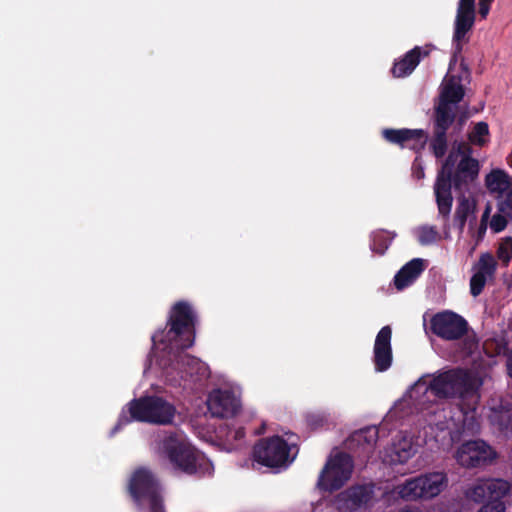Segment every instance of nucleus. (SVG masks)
I'll list each match as a JSON object with an SVG mask.
<instances>
[{
    "label": "nucleus",
    "mask_w": 512,
    "mask_h": 512,
    "mask_svg": "<svg viewBox=\"0 0 512 512\" xmlns=\"http://www.w3.org/2000/svg\"><path fill=\"white\" fill-rule=\"evenodd\" d=\"M428 51H423L419 46L408 51L401 59L396 61L391 69L392 75L396 78L410 75L418 66L422 55L427 56Z\"/></svg>",
    "instance_id": "aec40b11"
},
{
    "label": "nucleus",
    "mask_w": 512,
    "mask_h": 512,
    "mask_svg": "<svg viewBox=\"0 0 512 512\" xmlns=\"http://www.w3.org/2000/svg\"><path fill=\"white\" fill-rule=\"evenodd\" d=\"M426 390L439 399L458 398L466 402L468 409L475 410L478 392L471 375L460 368L450 369L435 375Z\"/></svg>",
    "instance_id": "7ed1b4c3"
},
{
    "label": "nucleus",
    "mask_w": 512,
    "mask_h": 512,
    "mask_svg": "<svg viewBox=\"0 0 512 512\" xmlns=\"http://www.w3.org/2000/svg\"><path fill=\"white\" fill-rule=\"evenodd\" d=\"M378 433L376 426H368L355 431L349 439V446L352 447L356 444L366 457H370L378 441Z\"/></svg>",
    "instance_id": "412c9836"
},
{
    "label": "nucleus",
    "mask_w": 512,
    "mask_h": 512,
    "mask_svg": "<svg viewBox=\"0 0 512 512\" xmlns=\"http://www.w3.org/2000/svg\"><path fill=\"white\" fill-rule=\"evenodd\" d=\"M493 0H479V14L485 18L489 13L490 4Z\"/></svg>",
    "instance_id": "37998d69"
},
{
    "label": "nucleus",
    "mask_w": 512,
    "mask_h": 512,
    "mask_svg": "<svg viewBox=\"0 0 512 512\" xmlns=\"http://www.w3.org/2000/svg\"><path fill=\"white\" fill-rule=\"evenodd\" d=\"M506 507L504 503H486L484 504L478 512H505Z\"/></svg>",
    "instance_id": "ea45409f"
},
{
    "label": "nucleus",
    "mask_w": 512,
    "mask_h": 512,
    "mask_svg": "<svg viewBox=\"0 0 512 512\" xmlns=\"http://www.w3.org/2000/svg\"><path fill=\"white\" fill-rule=\"evenodd\" d=\"M290 447L281 436L260 439L253 447V457L259 464L269 468L287 466Z\"/></svg>",
    "instance_id": "6e6552de"
},
{
    "label": "nucleus",
    "mask_w": 512,
    "mask_h": 512,
    "mask_svg": "<svg viewBox=\"0 0 512 512\" xmlns=\"http://www.w3.org/2000/svg\"><path fill=\"white\" fill-rule=\"evenodd\" d=\"M486 186L490 192L502 195L512 188V179L502 170H493L486 176Z\"/></svg>",
    "instance_id": "393cba45"
},
{
    "label": "nucleus",
    "mask_w": 512,
    "mask_h": 512,
    "mask_svg": "<svg viewBox=\"0 0 512 512\" xmlns=\"http://www.w3.org/2000/svg\"><path fill=\"white\" fill-rule=\"evenodd\" d=\"M452 150L462 157L455 170V190L462 192L478 177L479 162L472 157L473 149L470 142H455Z\"/></svg>",
    "instance_id": "9d476101"
},
{
    "label": "nucleus",
    "mask_w": 512,
    "mask_h": 512,
    "mask_svg": "<svg viewBox=\"0 0 512 512\" xmlns=\"http://www.w3.org/2000/svg\"><path fill=\"white\" fill-rule=\"evenodd\" d=\"M373 488L366 485H354L340 492L335 499L338 510L354 511L370 502Z\"/></svg>",
    "instance_id": "f3484780"
},
{
    "label": "nucleus",
    "mask_w": 512,
    "mask_h": 512,
    "mask_svg": "<svg viewBox=\"0 0 512 512\" xmlns=\"http://www.w3.org/2000/svg\"><path fill=\"white\" fill-rule=\"evenodd\" d=\"M460 69H461V72L459 74H457L456 76H462L463 80L465 82L469 83L471 80V72H470L468 64L465 62L464 58H461Z\"/></svg>",
    "instance_id": "a19ab883"
},
{
    "label": "nucleus",
    "mask_w": 512,
    "mask_h": 512,
    "mask_svg": "<svg viewBox=\"0 0 512 512\" xmlns=\"http://www.w3.org/2000/svg\"><path fill=\"white\" fill-rule=\"evenodd\" d=\"M438 236L437 230L434 227L424 226L419 231L418 240L422 245H428L436 241Z\"/></svg>",
    "instance_id": "4c0bfd02"
},
{
    "label": "nucleus",
    "mask_w": 512,
    "mask_h": 512,
    "mask_svg": "<svg viewBox=\"0 0 512 512\" xmlns=\"http://www.w3.org/2000/svg\"><path fill=\"white\" fill-rule=\"evenodd\" d=\"M458 155L455 151L451 150L446 157L441 170L438 172L437 178L447 179L453 181V187L455 188V165L457 162Z\"/></svg>",
    "instance_id": "c756f323"
},
{
    "label": "nucleus",
    "mask_w": 512,
    "mask_h": 512,
    "mask_svg": "<svg viewBox=\"0 0 512 512\" xmlns=\"http://www.w3.org/2000/svg\"><path fill=\"white\" fill-rule=\"evenodd\" d=\"M468 31L469 30L461 29L458 27L454 28V34H453L454 51H453L452 57L450 59L449 69H451L452 65H455L457 63L458 58L461 56V52L463 49L461 41L465 37V35Z\"/></svg>",
    "instance_id": "473e14b6"
},
{
    "label": "nucleus",
    "mask_w": 512,
    "mask_h": 512,
    "mask_svg": "<svg viewBox=\"0 0 512 512\" xmlns=\"http://www.w3.org/2000/svg\"><path fill=\"white\" fill-rule=\"evenodd\" d=\"M507 215L503 213H496L493 215L491 221H490V228L495 232L499 233L503 231L507 226Z\"/></svg>",
    "instance_id": "58836bf2"
},
{
    "label": "nucleus",
    "mask_w": 512,
    "mask_h": 512,
    "mask_svg": "<svg viewBox=\"0 0 512 512\" xmlns=\"http://www.w3.org/2000/svg\"><path fill=\"white\" fill-rule=\"evenodd\" d=\"M163 449L170 462L189 475L198 473L204 461V458L195 449L181 442L176 433H170L164 438Z\"/></svg>",
    "instance_id": "0eeeda50"
},
{
    "label": "nucleus",
    "mask_w": 512,
    "mask_h": 512,
    "mask_svg": "<svg viewBox=\"0 0 512 512\" xmlns=\"http://www.w3.org/2000/svg\"><path fill=\"white\" fill-rule=\"evenodd\" d=\"M498 212L512 218V188L502 195H498Z\"/></svg>",
    "instance_id": "f704fd0d"
},
{
    "label": "nucleus",
    "mask_w": 512,
    "mask_h": 512,
    "mask_svg": "<svg viewBox=\"0 0 512 512\" xmlns=\"http://www.w3.org/2000/svg\"><path fill=\"white\" fill-rule=\"evenodd\" d=\"M425 269L423 259L414 258L406 263L395 275L394 285L397 290H403L412 285Z\"/></svg>",
    "instance_id": "a211bd4d"
},
{
    "label": "nucleus",
    "mask_w": 512,
    "mask_h": 512,
    "mask_svg": "<svg viewBox=\"0 0 512 512\" xmlns=\"http://www.w3.org/2000/svg\"><path fill=\"white\" fill-rule=\"evenodd\" d=\"M456 119V113L450 105L439 102L434 109L433 130L447 132Z\"/></svg>",
    "instance_id": "b1692460"
},
{
    "label": "nucleus",
    "mask_w": 512,
    "mask_h": 512,
    "mask_svg": "<svg viewBox=\"0 0 512 512\" xmlns=\"http://www.w3.org/2000/svg\"><path fill=\"white\" fill-rule=\"evenodd\" d=\"M244 436H245L244 428H238V429L234 432V439H235V440H240V439L244 438Z\"/></svg>",
    "instance_id": "c03bdc74"
},
{
    "label": "nucleus",
    "mask_w": 512,
    "mask_h": 512,
    "mask_svg": "<svg viewBox=\"0 0 512 512\" xmlns=\"http://www.w3.org/2000/svg\"><path fill=\"white\" fill-rule=\"evenodd\" d=\"M468 329L467 320L450 310L438 312L430 319L431 332L443 340H459L468 334Z\"/></svg>",
    "instance_id": "1a4fd4ad"
},
{
    "label": "nucleus",
    "mask_w": 512,
    "mask_h": 512,
    "mask_svg": "<svg viewBox=\"0 0 512 512\" xmlns=\"http://www.w3.org/2000/svg\"><path fill=\"white\" fill-rule=\"evenodd\" d=\"M475 21V13L457 10L455 27L470 30Z\"/></svg>",
    "instance_id": "c9c22d12"
},
{
    "label": "nucleus",
    "mask_w": 512,
    "mask_h": 512,
    "mask_svg": "<svg viewBox=\"0 0 512 512\" xmlns=\"http://www.w3.org/2000/svg\"><path fill=\"white\" fill-rule=\"evenodd\" d=\"M457 10L475 13V0H460Z\"/></svg>",
    "instance_id": "79ce46f5"
},
{
    "label": "nucleus",
    "mask_w": 512,
    "mask_h": 512,
    "mask_svg": "<svg viewBox=\"0 0 512 512\" xmlns=\"http://www.w3.org/2000/svg\"><path fill=\"white\" fill-rule=\"evenodd\" d=\"M415 453L412 442L406 437L398 440L394 443L392 449L391 460L393 463L404 464L406 463Z\"/></svg>",
    "instance_id": "bb28decb"
},
{
    "label": "nucleus",
    "mask_w": 512,
    "mask_h": 512,
    "mask_svg": "<svg viewBox=\"0 0 512 512\" xmlns=\"http://www.w3.org/2000/svg\"><path fill=\"white\" fill-rule=\"evenodd\" d=\"M489 126L486 122L480 121L476 123L472 131L468 134V140L472 145L479 147L485 146L489 139Z\"/></svg>",
    "instance_id": "c85d7f7f"
},
{
    "label": "nucleus",
    "mask_w": 512,
    "mask_h": 512,
    "mask_svg": "<svg viewBox=\"0 0 512 512\" xmlns=\"http://www.w3.org/2000/svg\"><path fill=\"white\" fill-rule=\"evenodd\" d=\"M497 262L491 253L481 254L476 266V272H482L486 277H493L496 272Z\"/></svg>",
    "instance_id": "2f4dec72"
},
{
    "label": "nucleus",
    "mask_w": 512,
    "mask_h": 512,
    "mask_svg": "<svg viewBox=\"0 0 512 512\" xmlns=\"http://www.w3.org/2000/svg\"><path fill=\"white\" fill-rule=\"evenodd\" d=\"M424 174V171L418 172V178H421V175Z\"/></svg>",
    "instance_id": "09e8293b"
},
{
    "label": "nucleus",
    "mask_w": 512,
    "mask_h": 512,
    "mask_svg": "<svg viewBox=\"0 0 512 512\" xmlns=\"http://www.w3.org/2000/svg\"><path fill=\"white\" fill-rule=\"evenodd\" d=\"M392 329L389 325L382 327L376 335L373 348V363L377 372L387 371L393 361Z\"/></svg>",
    "instance_id": "dca6fc26"
},
{
    "label": "nucleus",
    "mask_w": 512,
    "mask_h": 512,
    "mask_svg": "<svg viewBox=\"0 0 512 512\" xmlns=\"http://www.w3.org/2000/svg\"><path fill=\"white\" fill-rule=\"evenodd\" d=\"M462 76L448 75L440 93L439 102L452 105L460 103L465 96Z\"/></svg>",
    "instance_id": "6ab92c4d"
},
{
    "label": "nucleus",
    "mask_w": 512,
    "mask_h": 512,
    "mask_svg": "<svg viewBox=\"0 0 512 512\" xmlns=\"http://www.w3.org/2000/svg\"><path fill=\"white\" fill-rule=\"evenodd\" d=\"M382 136L391 144L408 147L416 152L422 150L427 142V134L423 129L386 128L382 130Z\"/></svg>",
    "instance_id": "2eb2a0df"
},
{
    "label": "nucleus",
    "mask_w": 512,
    "mask_h": 512,
    "mask_svg": "<svg viewBox=\"0 0 512 512\" xmlns=\"http://www.w3.org/2000/svg\"><path fill=\"white\" fill-rule=\"evenodd\" d=\"M424 174V171L418 172V178H421V175Z\"/></svg>",
    "instance_id": "de8ad7c7"
},
{
    "label": "nucleus",
    "mask_w": 512,
    "mask_h": 512,
    "mask_svg": "<svg viewBox=\"0 0 512 512\" xmlns=\"http://www.w3.org/2000/svg\"><path fill=\"white\" fill-rule=\"evenodd\" d=\"M430 147L436 158H442L448 148L447 144V132L433 130V138L430 142Z\"/></svg>",
    "instance_id": "7c9ffc66"
},
{
    "label": "nucleus",
    "mask_w": 512,
    "mask_h": 512,
    "mask_svg": "<svg viewBox=\"0 0 512 512\" xmlns=\"http://www.w3.org/2000/svg\"><path fill=\"white\" fill-rule=\"evenodd\" d=\"M197 322L192 305L184 300L177 301L169 310L165 328L157 330L151 340L154 345L184 351L194 345Z\"/></svg>",
    "instance_id": "f257e3e1"
},
{
    "label": "nucleus",
    "mask_w": 512,
    "mask_h": 512,
    "mask_svg": "<svg viewBox=\"0 0 512 512\" xmlns=\"http://www.w3.org/2000/svg\"><path fill=\"white\" fill-rule=\"evenodd\" d=\"M398 512H420L418 508L412 506H406L400 509Z\"/></svg>",
    "instance_id": "a18cd8bd"
},
{
    "label": "nucleus",
    "mask_w": 512,
    "mask_h": 512,
    "mask_svg": "<svg viewBox=\"0 0 512 512\" xmlns=\"http://www.w3.org/2000/svg\"><path fill=\"white\" fill-rule=\"evenodd\" d=\"M489 422L500 433H512V410L506 405H499L490 409Z\"/></svg>",
    "instance_id": "5701e85b"
},
{
    "label": "nucleus",
    "mask_w": 512,
    "mask_h": 512,
    "mask_svg": "<svg viewBox=\"0 0 512 512\" xmlns=\"http://www.w3.org/2000/svg\"><path fill=\"white\" fill-rule=\"evenodd\" d=\"M126 407L129 417L126 411L123 410L114 430L120 429L122 426L132 421L168 425L173 423L176 415L175 406L163 397L156 395L135 398L131 400Z\"/></svg>",
    "instance_id": "f03ea898"
},
{
    "label": "nucleus",
    "mask_w": 512,
    "mask_h": 512,
    "mask_svg": "<svg viewBox=\"0 0 512 512\" xmlns=\"http://www.w3.org/2000/svg\"><path fill=\"white\" fill-rule=\"evenodd\" d=\"M475 208V203L471 202L464 195L459 198V202L454 214V224L459 228L460 231L464 229L469 215L474 213Z\"/></svg>",
    "instance_id": "cd10ccee"
},
{
    "label": "nucleus",
    "mask_w": 512,
    "mask_h": 512,
    "mask_svg": "<svg viewBox=\"0 0 512 512\" xmlns=\"http://www.w3.org/2000/svg\"><path fill=\"white\" fill-rule=\"evenodd\" d=\"M452 186L453 181H448L447 179L442 178H436L434 185L439 214L446 219L450 215L453 204V197L451 193Z\"/></svg>",
    "instance_id": "4be33fe9"
},
{
    "label": "nucleus",
    "mask_w": 512,
    "mask_h": 512,
    "mask_svg": "<svg viewBox=\"0 0 512 512\" xmlns=\"http://www.w3.org/2000/svg\"><path fill=\"white\" fill-rule=\"evenodd\" d=\"M496 456V451L481 439L464 442L457 452L458 462L467 468L486 466L492 463Z\"/></svg>",
    "instance_id": "f8f14e48"
},
{
    "label": "nucleus",
    "mask_w": 512,
    "mask_h": 512,
    "mask_svg": "<svg viewBox=\"0 0 512 512\" xmlns=\"http://www.w3.org/2000/svg\"><path fill=\"white\" fill-rule=\"evenodd\" d=\"M129 492L136 501L147 499L150 512H166L160 484L151 471L137 469L130 480Z\"/></svg>",
    "instance_id": "423d86ee"
},
{
    "label": "nucleus",
    "mask_w": 512,
    "mask_h": 512,
    "mask_svg": "<svg viewBox=\"0 0 512 512\" xmlns=\"http://www.w3.org/2000/svg\"><path fill=\"white\" fill-rule=\"evenodd\" d=\"M487 277L482 275V272H475L470 279V293L472 296L477 297L482 292L486 285Z\"/></svg>",
    "instance_id": "e433bc0d"
},
{
    "label": "nucleus",
    "mask_w": 512,
    "mask_h": 512,
    "mask_svg": "<svg viewBox=\"0 0 512 512\" xmlns=\"http://www.w3.org/2000/svg\"><path fill=\"white\" fill-rule=\"evenodd\" d=\"M352 470L353 460L351 456L339 452L327 460L318 477L317 487L325 492L337 491L350 479Z\"/></svg>",
    "instance_id": "39448f33"
},
{
    "label": "nucleus",
    "mask_w": 512,
    "mask_h": 512,
    "mask_svg": "<svg viewBox=\"0 0 512 512\" xmlns=\"http://www.w3.org/2000/svg\"><path fill=\"white\" fill-rule=\"evenodd\" d=\"M497 258L506 267L512 259V237L504 238L497 249Z\"/></svg>",
    "instance_id": "72a5a7b5"
},
{
    "label": "nucleus",
    "mask_w": 512,
    "mask_h": 512,
    "mask_svg": "<svg viewBox=\"0 0 512 512\" xmlns=\"http://www.w3.org/2000/svg\"><path fill=\"white\" fill-rule=\"evenodd\" d=\"M489 212H490V209H489V207H487V208H486V210H485V212H484V214H483V218H484V219L488 217Z\"/></svg>",
    "instance_id": "49530a36"
},
{
    "label": "nucleus",
    "mask_w": 512,
    "mask_h": 512,
    "mask_svg": "<svg viewBox=\"0 0 512 512\" xmlns=\"http://www.w3.org/2000/svg\"><path fill=\"white\" fill-rule=\"evenodd\" d=\"M202 369L198 358L189 354H178L176 359L164 370L166 381L174 387L186 388L188 383L195 382Z\"/></svg>",
    "instance_id": "9b49d317"
},
{
    "label": "nucleus",
    "mask_w": 512,
    "mask_h": 512,
    "mask_svg": "<svg viewBox=\"0 0 512 512\" xmlns=\"http://www.w3.org/2000/svg\"><path fill=\"white\" fill-rule=\"evenodd\" d=\"M207 407L213 417L229 418L239 411L240 401L231 390L215 389L208 396Z\"/></svg>",
    "instance_id": "4468645a"
},
{
    "label": "nucleus",
    "mask_w": 512,
    "mask_h": 512,
    "mask_svg": "<svg viewBox=\"0 0 512 512\" xmlns=\"http://www.w3.org/2000/svg\"><path fill=\"white\" fill-rule=\"evenodd\" d=\"M511 485L504 479H481L468 492L475 502L504 503L502 499L509 493Z\"/></svg>",
    "instance_id": "ddd939ff"
},
{
    "label": "nucleus",
    "mask_w": 512,
    "mask_h": 512,
    "mask_svg": "<svg viewBox=\"0 0 512 512\" xmlns=\"http://www.w3.org/2000/svg\"><path fill=\"white\" fill-rule=\"evenodd\" d=\"M396 236L395 232L377 229L370 234V249L378 255H384Z\"/></svg>",
    "instance_id": "a878e982"
},
{
    "label": "nucleus",
    "mask_w": 512,
    "mask_h": 512,
    "mask_svg": "<svg viewBox=\"0 0 512 512\" xmlns=\"http://www.w3.org/2000/svg\"><path fill=\"white\" fill-rule=\"evenodd\" d=\"M446 486V475L441 472H433L409 478L395 486L393 492L406 501L428 500L438 496Z\"/></svg>",
    "instance_id": "20e7f679"
},
{
    "label": "nucleus",
    "mask_w": 512,
    "mask_h": 512,
    "mask_svg": "<svg viewBox=\"0 0 512 512\" xmlns=\"http://www.w3.org/2000/svg\"><path fill=\"white\" fill-rule=\"evenodd\" d=\"M424 174V171L418 172V178H421V175Z\"/></svg>",
    "instance_id": "8fccbe9b"
}]
</instances>
